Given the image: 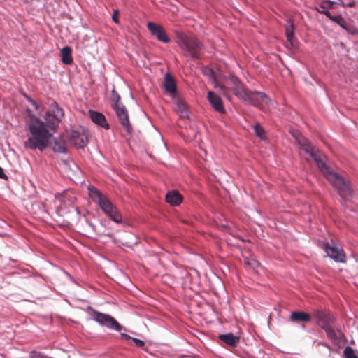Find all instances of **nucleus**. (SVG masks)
I'll use <instances>...</instances> for the list:
<instances>
[{"label":"nucleus","instance_id":"nucleus-1","mask_svg":"<svg viewBox=\"0 0 358 358\" xmlns=\"http://www.w3.org/2000/svg\"><path fill=\"white\" fill-rule=\"evenodd\" d=\"M27 112L29 115L28 129L31 136L24 142V145L28 150L43 151L52 138V131L55 130L64 116L63 109L57 103L52 104L45 115V121L32 114L31 110L28 109Z\"/></svg>","mask_w":358,"mask_h":358},{"label":"nucleus","instance_id":"nucleus-2","mask_svg":"<svg viewBox=\"0 0 358 358\" xmlns=\"http://www.w3.org/2000/svg\"><path fill=\"white\" fill-rule=\"evenodd\" d=\"M292 135L306 153L314 160L317 167L324 174L326 178L337 189L339 195L345 199L352 196V189L349 182L345 180L337 173L334 172L323 161L322 154L305 137L298 131Z\"/></svg>","mask_w":358,"mask_h":358},{"label":"nucleus","instance_id":"nucleus-3","mask_svg":"<svg viewBox=\"0 0 358 358\" xmlns=\"http://www.w3.org/2000/svg\"><path fill=\"white\" fill-rule=\"evenodd\" d=\"M203 73L208 70L213 76L214 82L216 85L220 82V79H223V84L220 87V89L226 93L228 90H231L235 96L239 99L247 102L249 99L252 90H248L243 83L235 76H230L217 75L216 71L220 69H203Z\"/></svg>","mask_w":358,"mask_h":358},{"label":"nucleus","instance_id":"nucleus-4","mask_svg":"<svg viewBox=\"0 0 358 358\" xmlns=\"http://www.w3.org/2000/svg\"><path fill=\"white\" fill-rule=\"evenodd\" d=\"M175 34L176 42L184 55L192 59H199L204 48L203 43L196 36L180 31H176Z\"/></svg>","mask_w":358,"mask_h":358},{"label":"nucleus","instance_id":"nucleus-5","mask_svg":"<svg viewBox=\"0 0 358 358\" xmlns=\"http://www.w3.org/2000/svg\"><path fill=\"white\" fill-rule=\"evenodd\" d=\"M88 190L90 196L94 201L97 203L101 210L107 214L110 219L115 223H121L122 221V216L117 208L108 200V199L103 195L101 192L93 186H89Z\"/></svg>","mask_w":358,"mask_h":358},{"label":"nucleus","instance_id":"nucleus-6","mask_svg":"<svg viewBox=\"0 0 358 358\" xmlns=\"http://www.w3.org/2000/svg\"><path fill=\"white\" fill-rule=\"evenodd\" d=\"M92 319L96 321L99 325L106 327L109 329L120 332L127 331V329L122 326L113 317L110 315L93 310Z\"/></svg>","mask_w":358,"mask_h":358},{"label":"nucleus","instance_id":"nucleus-7","mask_svg":"<svg viewBox=\"0 0 358 358\" xmlns=\"http://www.w3.org/2000/svg\"><path fill=\"white\" fill-rule=\"evenodd\" d=\"M255 107L263 108L272 104L271 99L264 92L259 91H252L247 102Z\"/></svg>","mask_w":358,"mask_h":358},{"label":"nucleus","instance_id":"nucleus-8","mask_svg":"<svg viewBox=\"0 0 358 358\" xmlns=\"http://www.w3.org/2000/svg\"><path fill=\"white\" fill-rule=\"evenodd\" d=\"M324 249L327 252V256L336 262H345V255L343 250L339 249L334 245L333 242L326 243L324 245Z\"/></svg>","mask_w":358,"mask_h":358},{"label":"nucleus","instance_id":"nucleus-9","mask_svg":"<svg viewBox=\"0 0 358 358\" xmlns=\"http://www.w3.org/2000/svg\"><path fill=\"white\" fill-rule=\"evenodd\" d=\"M147 27L152 35L155 36L159 41L164 43H170V38L168 36L164 28L162 25L149 22L147 24Z\"/></svg>","mask_w":358,"mask_h":358},{"label":"nucleus","instance_id":"nucleus-10","mask_svg":"<svg viewBox=\"0 0 358 358\" xmlns=\"http://www.w3.org/2000/svg\"><path fill=\"white\" fill-rule=\"evenodd\" d=\"M115 110L116 115L119 119L121 125L125 129L128 134L131 132L132 128L130 125L128 112L124 106L119 105L113 107Z\"/></svg>","mask_w":358,"mask_h":358},{"label":"nucleus","instance_id":"nucleus-11","mask_svg":"<svg viewBox=\"0 0 358 358\" xmlns=\"http://www.w3.org/2000/svg\"><path fill=\"white\" fill-rule=\"evenodd\" d=\"M69 140L77 148H83L88 143L87 135L78 131H72L69 135Z\"/></svg>","mask_w":358,"mask_h":358},{"label":"nucleus","instance_id":"nucleus-12","mask_svg":"<svg viewBox=\"0 0 358 358\" xmlns=\"http://www.w3.org/2000/svg\"><path fill=\"white\" fill-rule=\"evenodd\" d=\"M208 99L214 110L222 113L225 112L222 99L217 94L212 91L208 92Z\"/></svg>","mask_w":358,"mask_h":358},{"label":"nucleus","instance_id":"nucleus-13","mask_svg":"<svg viewBox=\"0 0 358 358\" xmlns=\"http://www.w3.org/2000/svg\"><path fill=\"white\" fill-rule=\"evenodd\" d=\"M89 113L92 121L94 124L104 128L105 129H109V124H108L103 114L92 110H90Z\"/></svg>","mask_w":358,"mask_h":358},{"label":"nucleus","instance_id":"nucleus-14","mask_svg":"<svg viewBox=\"0 0 358 358\" xmlns=\"http://www.w3.org/2000/svg\"><path fill=\"white\" fill-rule=\"evenodd\" d=\"M163 85L165 90L171 95L175 96L176 94V85L173 77L170 73L167 72L164 76V80Z\"/></svg>","mask_w":358,"mask_h":358},{"label":"nucleus","instance_id":"nucleus-15","mask_svg":"<svg viewBox=\"0 0 358 358\" xmlns=\"http://www.w3.org/2000/svg\"><path fill=\"white\" fill-rule=\"evenodd\" d=\"M294 24L291 22L289 20H288L287 24L285 26V36L287 41L290 43L291 45L293 47H296L297 41L294 37Z\"/></svg>","mask_w":358,"mask_h":358},{"label":"nucleus","instance_id":"nucleus-16","mask_svg":"<svg viewBox=\"0 0 358 358\" xmlns=\"http://www.w3.org/2000/svg\"><path fill=\"white\" fill-rule=\"evenodd\" d=\"M182 200V196L177 191L173 190L166 194V201L171 206H178Z\"/></svg>","mask_w":358,"mask_h":358},{"label":"nucleus","instance_id":"nucleus-17","mask_svg":"<svg viewBox=\"0 0 358 358\" xmlns=\"http://www.w3.org/2000/svg\"><path fill=\"white\" fill-rule=\"evenodd\" d=\"M325 332L328 338L333 341H340L343 338V334L341 330L334 329L332 326L325 327Z\"/></svg>","mask_w":358,"mask_h":358},{"label":"nucleus","instance_id":"nucleus-18","mask_svg":"<svg viewBox=\"0 0 358 358\" xmlns=\"http://www.w3.org/2000/svg\"><path fill=\"white\" fill-rule=\"evenodd\" d=\"M334 317L324 313H320L318 315L317 323L319 326L325 331V327H331L334 322Z\"/></svg>","mask_w":358,"mask_h":358},{"label":"nucleus","instance_id":"nucleus-19","mask_svg":"<svg viewBox=\"0 0 358 358\" xmlns=\"http://www.w3.org/2000/svg\"><path fill=\"white\" fill-rule=\"evenodd\" d=\"M290 320L294 322H309L310 316L304 312L293 311L290 314Z\"/></svg>","mask_w":358,"mask_h":358},{"label":"nucleus","instance_id":"nucleus-20","mask_svg":"<svg viewBox=\"0 0 358 358\" xmlns=\"http://www.w3.org/2000/svg\"><path fill=\"white\" fill-rule=\"evenodd\" d=\"M219 338L231 346H235L239 341V337L234 336L232 333L220 334Z\"/></svg>","mask_w":358,"mask_h":358},{"label":"nucleus","instance_id":"nucleus-21","mask_svg":"<svg viewBox=\"0 0 358 358\" xmlns=\"http://www.w3.org/2000/svg\"><path fill=\"white\" fill-rule=\"evenodd\" d=\"M62 61L64 64L69 65L71 64L73 59L71 57V49L70 47L65 46L61 50Z\"/></svg>","mask_w":358,"mask_h":358},{"label":"nucleus","instance_id":"nucleus-22","mask_svg":"<svg viewBox=\"0 0 358 358\" xmlns=\"http://www.w3.org/2000/svg\"><path fill=\"white\" fill-rule=\"evenodd\" d=\"M52 150L55 152L57 153H66L67 148L65 145V143L62 139H55L52 145Z\"/></svg>","mask_w":358,"mask_h":358},{"label":"nucleus","instance_id":"nucleus-23","mask_svg":"<svg viewBox=\"0 0 358 358\" xmlns=\"http://www.w3.org/2000/svg\"><path fill=\"white\" fill-rule=\"evenodd\" d=\"M175 110L181 117H188V113L186 109V106L181 101H176Z\"/></svg>","mask_w":358,"mask_h":358},{"label":"nucleus","instance_id":"nucleus-24","mask_svg":"<svg viewBox=\"0 0 358 358\" xmlns=\"http://www.w3.org/2000/svg\"><path fill=\"white\" fill-rule=\"evenodd\" d=\"M120 337L122 339H124V340L131 339L137 347L143 348L145 345V343L142 340L136 338H131L129 335H128L127 334L120 333Z\"/></svg>","mask_w":358,"mask_h":358},{"label":"nucleus","instance_id":"nucleus-25","mask_svg":"<svg viewBox=\"0 0 358 358\" xmlns=\"http://www.w3.org/2000/svg\"><path fill=\"white\" fill-rule=\"evenodd\" d=\"M331 20L336 24H338L341 28L345 30H347L346 22L344 18L341 15H333Z\"/></svg>","mask_w":358,"mask_h":358},{"label":"nucleus","instance_id":"nucleus-26","mask_svg":"<svg viewBox=\"0 0 358 358\" xmlns=\"http://www.w3.org/2000/svg\"><path fill=\"white\" fill-rule=\"evenodd\" d=\"M345 358H358V356L355 352V350L350 346L345 348L343 350Z\"/></svg>","mask_w":358,"mask_h":358},{"label":"nucleus","instance_id":"nucleus-27","mask_svg":"<svg viewBox=\"0 0 358 358\" xmlns=\"http://www.w3.org/2000/svg\"><path fill=\"white\" fill-rule=\"evenodd\" d=\"M111 92H112L111 100L113 102L112 107L121 105L119 103V101L120 100V96L119 95V94L115 91V89H113Z\"/></svg>","mask_w":358,"mask_h":358},{"label":"nucleus","instance_id":"nucleus-28","mask_svg":"<svg viewBox=\"0 0 358 358\" xmlns=\"http://www.w3.org/2000/svg\"><path fill=\"white\" fill-rule=\"evenodd\" d=\"M335 4L336 3L334 1L330 0H324L320 3V7L322 9H331L334 8Z\"/></svg>","mask_w":358,"mask_h":358},{"label":"nucleus","instance_id":"nucleus-29","mask_svg":"<svg viewBox=\"0 0 358 358\" xmlns=\"http://www.w3.org/2000/svg\"><path fill=\"white\" fill-rule=\"evenodd\" d=\"M254 130H255V134L260 137V138H262L263 137V134L264 133V129L261 127L260 124H256L255 126H254Z\"/></svg>","mask_w":358,"mask_h":358},{"label":"nucleus","instance_id":"nucleus-30","mask_svg":"<svg viewBox=\"0 0 358 358\" xmlns=\"http://www.w3.org/2000/svg\"><path fill=\"white\" fill-rule=\"evenodd\" d=\"M29 358H47L43 353L33 350L29 354Z\"/></svg>","mask_w":358,"mask_h":358},{"label":"nucleus","instance_id":"nucleus-31","mask_svg":"<svg viewBox=\"0 0 358 358\" xmlns=\"http://www.w3.org/2000/svg\"><path fill=\"white\" fill-rule=\"evenodd\" d=\"M245 263L250 266L252 268H256L259 266V262L255 259L246 260Z\"/></svg>","mask_w":358,"mask_h":358},{"label":"nucleus","instance_id":"nucleus-32","mask_svg":"<svg viewBox=\"0 0 358 358\" xmlns=\"http://www.w3.org/2000/svg\"><path fill=\"white\" fill-rule=\"evenodd\" d=\"M317 10L320 13L325 15L329 20H331V17H333V15L331 14V13L329 10H327V9H322V10L317 9Z\"/></svg>","mask_w":358,"mask_h":358},{"label":"nucleus","instance_id":"nucleus-33","mask_svg":"<svg viewBox=\"0 0 358 358\" xmlns=\"http://www.w3.org/2000/svg\"><path fill=\"white\" fill-rule=\"evenodd\" d=\"M27 99L36 110L38 108V103L31 98H30L29 96H27Z\"/></svg>","mask_w":358,"mask_h":358},{"label":"nucleus","instance_id":"nucleus-34","mask_svg":"<svg viewBox=\"0 0 358 358\" xmlns=\"http://www.w3.org/2000/svg\"><path fill=\"white\" fill-rule=\"evenodd\" d=\"M339 1L341 2L342 5H343L344 7H349V8H352V7H354V6H355V1H350L349 3H347V4H345H345L341 1V0H339Z\"/></svg>","mask_w":358,"mask_h":358},{"label":"nucleus","instance_id":"nucleus-35","mask_svg":"<svg viewBox=\"0 0 358 358\" xmlns=\"http://www.w3.org/2000/svg\"><path fill=\"white\" fill-rule=\"evenodd\" d=\"M112 20L113 21L115 22V23H118L119 22V20H118V17H117V11H115L113 16H112Z\"/></svg>","mask_w":358,"mask_h":358},{"label":"nucleus","instance_id":"nucleus-36","mask_svg":"<svg viewBox=\"0 0 358 358\" xmlns=\"http://www.w3.org/2000/svg\"><path fill=\"white\" fill-rule=\"evenodd\" d=\"M0 178H6V175L4 173L3 169L0 166Z\"/></svg>","mask_w":358,"mask_h":358},{"label":"nucleus","instance_id":"nucleus-37","mask_svg":"<svg viewBox=\"0 0 358 358\" xmlns=\"http://www.w3.org/2000/svg\"><path fill=\"white\" fill-rule=\"evenodd\" d=\"M318 344H319V345H322V346H324V347H326V348H329V349H330V348H330V346H329L328 344L325 343H323V342H319V343H318Z\"/></svg>","mask_w":358,"mask_h":358},{"label":"nucleus","instance_id":"nucleus-38","mask_svg":"<svg viewBox=\"0 0 358 358\" xmlns=\"http://www.w3.org/2000/svg\"><path fill=\"white\" fill-rule=\"evenodd\" d=\"M88 224L92 229L94 228V225L92 223H88Z\"/></svg>","mask_w":358,"mask_h":358},{"label":"nucleus","instance_id":"nucleus-39","mask_svg":"<svg viewBox=\"0 0 358 358\" xmlns=\"http://www.w3.org/2000/svg\"><path fill=\"white\" fill-rule=\"evenodd\" d=\"M287 71H288V73L289 74L290 73V69H286Z\"/></svg>","mask_w":358,"mask_h":358}]
</instances>
